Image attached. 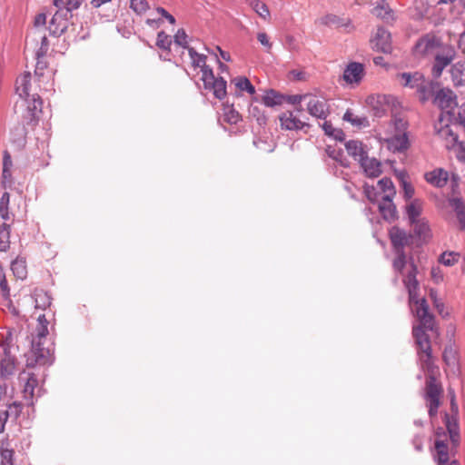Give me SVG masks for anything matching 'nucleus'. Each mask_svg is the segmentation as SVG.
<instances>
[{"label":"nucleus","instance_id":"nucleus-1","mask_svg":"<svg viewBox=\"0 0 465 465\" xmlns=\"http://www.w3.org/2000/svg\"><path fill=\"white\" fill-rule=\"evenodd\" d=\"M15 90L21 99L20 106L23 108L21 117L24 124L35 127L42 115L43 100L35 92V88H33L30 72H25L16 78ZM18 106L16 103L15 108Z\"/></svg>","mask_w":465,"mask_h":465},{"label":"nucleus","instance_id":"nucleus-2","mask_svg":"<svg viewBox=\"0 0 465 465\" xmlns=\"http://www.w3.org/2000/svg\"><path fill=\"white\" fill-rule=\"evenodd\" d=\"M457 57V50L451 44L440 42L433 54V64L431 66V74L434 78H440L443 71L451 65Z\"/></svg>","mask_w":465,"mask_h":465},{"label":"nucleus","instance_id":"nucleus-3","mask_svg":"<svg viewBox=\"0 0 465 465\" xmlns=\"http://www.w3.org/2000/svg\"><path fill=\"white\" fill-rule=\"evenodd\" d=\"M302 113V106L294 107L293 110L282 113L279 115L281 128L286 131H300L305 127H310L309 123L301 118Z\"/></svg>","mask_w":465,"mask_h":465},{"label":"nucleus","instance_id":"nucleus-4","mask_svg":"<svg viewBox=\"0 0 465 465\" xmlns=\"http://www.w3.org/2000/svg\"><path fill=\"white\" fill-rule=\"evenodd\" d=\"M441 41V38L434 33L425 34L417 40L413 53L420 57L433 55Z\"/></svg>","mask_w":465,"mask_h":465},{"label":"nucleus","instance_id":"nucleus-5","mask_svg":"<svg viewBox=\"0 0 465 465\" xmlns=\"http://www.w3.org/2000/svg\"><path fill=\"white\" fill-rule=\"evenodd\" d=\"M432 103L442 111L450 113L457 106V95L450 88H441L433 96Z\"/></svg>","mask_w":465,"mask_h":465},{"label":"nucleus","instance_id":"nucleus-6","mask_svg":"<svg viewBox=\"0 0 465 465\" xmlns=\"http://www.w3.org/2000/svg\"><path fill=\"white\" fill-rule=\"evenodd\" d=\"M72 17V14L56 8V12L54 14L49 23V31L51 35L59 36L64 34L68 28Z\"/></svg>","mask_w":465,"mask_h":465},{"label":"nucleus","instance_id":"nucleus-7","mask_svg":"<svg viewBox=\"0 0 465 465\" xmlns=\"http://www.w3.org/2000/svg\"><path fill=\"white\" fill-rule=\"evenodd\" d=\"M426 331L428 330L421 325L414 326L412 334L419 348V354L420 352L423 353V356H420V358L425 357L424 361L428 363L431 358V346L430 337Z\"/></svg>","mask_w":465,"mask_h":465},{"label":"nucleus","instance_id":"nucleus-8","mask_svg":"<svg viewBox=\"0 0 465 465\" xmlns=\"http://www.w3.org/2000/svg\"><path fill=\"white\" fill-rule=\"evenodd\" d=\"M307 111L312 117L321 120H326L331 113L330 106L325 99L311 94L307 102Z\"/></svg>","mask_w":465,"mask_h":465},{"label":"nucleus","instance_id":"nucleus-9","mask_svg":"<svg viewBox=\"0 0 465 465\" xmlns=\"http://www.w3.org/2000/svg\"><path fill=\"white\" fill-rule=\"evenodd\" d=\"M403 283L409 293L410 303H418L420 283L417 280V266L413 262H411V270L403 279Z\"/></svg>","mask_w":465,"mask_h":465},{"label":"nucleus","instance_id":"nucleus-10","mask_svg":"<svg viewBox=\"0 0 465 465\" xmlns=\"http://www.w3.org/2000/svg\"><path fill=\"white\" fill-rule=\"evenodd\" d=\"M372 48L377 52L389 54L392 51L391 33L384 27H378L371 39Z\"/></svg>","mask_w":465,"mask_h":465},{"label":"nucleus","instance_id":"nucleus-11","mask_svg":"<svg viewBox=\"0 0 465 465\" xmlns=\"http://www.w3.org/2000/svg\"><path fill=\"white\" fill-rule=\"evenodd\" d=\"M440 388L436 384L434 378L430 377L426 384V399L429 401V415H436L440 406Z\"/></svg>","mask_w":465,"mask_h":465},{"label":"nucleus","instance_id":"nucleus-12","mask_svg":"<svg viewBox=\"0 0 465 465\" xmlns=\"http://www.w3.org/2000/svg\"><path fill=\"white\" fill-rule=\"evenodd\" d=\"M20 381H25L23 390V397L27 406H34L35 389L38 385V380L34 373L22 372L19 375Z\"/></svg>","mask_w":465,"mask_h":465},{"label":"nucleus","instance_id":"nucleus-13","mask_svg":"<svg viewBox=\"0 0 465 465\" xmlns=\"http://www.w3.org/2000/svg\"><path fill=\"white\" fill-rule=\"evenodd\" d=\"M435 131L437 135L446 142V147L450 149L458 144V134L453 131L452 127L449 124H443L442 120L435 124Z\"/></svg>","mask_w":465,"mask_h":465},{"label":"nucleus","instance_id":"nucleus-14","mask_svg":"<svg viewBox=\"0 0 465 465\" xmlns=\"http://www.w3.org/2000/svg\"><path fill=\"white\" fill-rule=\"evenodd\" d=\"M390 239L394 251H404V247L409 244L411 235L404 230L393 226L389 232Z\"/></svg>","mask_w":465,"mask_h":465},{"label":"nucleus","instance_id":"nucleus-15","mask_svg":"<svg viewBox=\"0 0 465 465\" xmlns=\"http://www.w3.org/2000/svg\"><path fill=\"white\" fill-rule=\"evenodd\" d=\"M385 143L388 149L393 153H403L410 146L407 133L394 134L392 136L386 138Z\"/></svg>","mask_w":465,"mask_h":465},{"label":"nucleus","instance_id":"nucleus-16","mask_svg":"<svg viewBox=\"0 0 465 465\" xmlns=\"http://www.w3.org/2000/svg\"><path fill=\"white\" fill-rule=\"evenodd\" d=\"M416 316L420 321V325L423 326L427 330H432L433 328V316L429 312V306L425 298H419V302L415 303Z\"/></svg>","mask_w":465,"mask_h":465},{"label":"nucleus","instance_id":"nucleus-17","mask_svg":"<svg viewBox=\"0 0 465 465\" xmlns=\"http://www.w3.org/2000/svg\"><path fill=\"white\" fill-rule=\"evenodd\" d=\"M364 75L363 64L357 62L350 63L343 72V79L349 84H359Z\"/></svg>","mask_w":465,"mask_h":465},{"label":"nucleus","instance_id":"nucleus-18","mask_svg":"<svg viewBox=\"0 0 465 465\" xmlns=\"http://www.w3.org/2000/svg\"><path fill=\"white\" fill-rule=\"evenodd\" d=\"M424 179L428 183L436 188H443L448 183L449 173L442 168H436L425 173Z\"/></svg>","mask_w":465,"mask_h":465},{"label":"nucleus","instance_id":"nucleus-19","mask_svg":"<svg viewBox=\"0 0 465 465\" xmlns=\"http://www.w3.org/2000/svg\"><path fill=\"white\" fill-rule=\"evenodd\" d=\"M32 356L35 358V362L39 365H45L50 363L51 352L48 348H45L41 341L34 339L32 341Z\"/></svg>","mask_w":465,"mask_h":465},{"label":"nucleus","instance_id":"nucleus-20","mask_svg":"<svg viewBox=\"0 0 465 465\" xmlns=\"http://www.w3.org/2000/svg\"><path fill=\"white\" fill-rule=\"evenodd\" d=\"M16 364V359L12 355L8 348L3 351V356L0 360V376L1 378H7L13 375Z\"/></svg>","mask_w":465,"mask_h":465},{"label":"nucleus","instance_id":"nucleus-21","mask_svg":"<svg viewBox=\"0 0 465 465\" xmlns=\"http://www.w3.org/2000/svg\"><path fill=\"white\" fill-rule=\"evenodd\" d=\"M393 197L381 196L378 202L379 211L384 220L391 222L397 216L396 206L392 201Z\"/></svg>","mask_w":465,"mask_h":465},{"label":"nucleus","instance_id":"nucleus-22","mask_svg":"<svg viewBox=\"0 0 465 465\" xmlns=\"http://www.w3.org/2000/svg\"><path fill=\"white\" fill-rule=\"evenodd\" d=\"M425 76L420 72L401 73L397 74L400 84L411 89H417L420 84L424 83Z\"/></svg>","mask_w":465,"mask_h":465},{"label":"nucleus","instance_id":"nucleus-23","mask_svg":"<svg viewBox=\"0 0 465 465\" xmlns=\"http://www.w3.org/2000/svg\"><path fill=\"white\" fill-rule=\"evenodd\" d=\"M359 163L369 177H378L381 173V163L375 158L368 157V153L364 158H361Z\"/></svg>","mask_w":465,"mask_h":465},{"label":"nucleus","instance_id":"nucleus-24","mask_svg":"<svg viewBox=\"0 0 465 465\" xmlns=\"http://www.w3.org/2000/svg\"><path fill=\"white\" fill-rule=\"evenodd\" d=\"M450 74L454 86H465V62L459 61L451 64Z\"/></svg>","mask_w":465,"mask_h":465},{"label":"nucleus","instance_id":"nucleus-25","mask_svg":"<svg viewBox=\"0 0 465 465\" xmlns=\"http://www.w3.org/2000/svg\"><path fill=\"white\" fill-rule=\"evenodd\" d=\"M423 201L416 198L411 201L405 207V213L408 217V220L411 223H414L417 220H420L423 217H420L423 211Z\"/></svg>","mask_w":465,"mask_h":465},{"label":"nucleus","instance_id":"nucleus-26","mask_svg":"<svg viewBox=\"0 0 465 465\" xmlns=\"http://www.w3.org/2000/svg\"><path fill=\"white\" fill-rule=\"evenodd\" d=\"M345 148L347 153L358 162L368 153L364 144L358 140H349L345 143Z\"/></svg>","mask_w":465,"mask_h":465},{"label":"nucleus","instance_id":"nucleus-27","mask_svg":"<svg viewBox=\"0 0 465 465\" xmlns=\"http://www.w3.org/2000/svg\"><path fill=\"white\" fill-rule=\"evenodd\" d=\"M434 88V83L430 79L424 78V83L420 84L419 87L416 89L420 101L421 103H425L429 101L430 98L433 99Z\"/></svg>","mask_w":465,"mask_h":465},{"label":"nucleus","instance_id":"nucleus-28","mask_svg":"<svg viewBox=\"0 0 465 465\" xmlns=\"http://www.w3.org/2000/svg\"><path fill=\"white\" fill-rule=\"evenodd\" d=\"M413 227V232L420 239L426 240L430 238L431 232L429 224V221L426 218L417 220L414 223H410Z\"/></svg>","mask_w":465,"mask_h":465},{"label":"nucleus","instance_id":"nucleus-29","mask_svg":"<svg viewBox=\"0 0 465 465\" xmlns=\"http://www.w3.org/2000/svg\"><path fill=\"white\" fill-rule=\"evenodd\" d=\"M449 205L455 212L461 229H465V204L460 198H450Z\"/></svg>","mask_w":465,"mask_h":465},{"label":"nucleus","instance_id":"nucleus-30","mask_svg":"<svg viewBox=\"0 0 465 465\" xmlns=\"http://www.w3.org/2000/svg\"><path fill=\"white\" fill-rule=\"evenodd\" d=\"M205 89L212 90L213 95L222 100L226 96V81L223 78H215L209 84L204 86Z\"/></svg>","mask_w":465,"mask_h":465},{"label":"nucleus","instance_id":"nucleus-31","mask_svg":"<svg viewBox=\"0 0 465 465\" xmlns=\"http://www.w3.org/2000/svg\"><path fill=\"white\" fill-rule=\"evenodd\" d=\"M284 98L285 95L281 94L273 89H269L265 91L264 94L262 95V102L267 107H274L281 105L284 102Z\"/></svg>","mask_w":465,"mask_h":465},{"label":"nucleus","instance_id":"nucleus-32","mask_svg":"<svg viewBox=\"0 0 465 465\" xmlns=\"http://www.w3.org/2000/svg\"><path fill=\"white\" fill-rule=\"evenodd\" d=\"M435 449V460L438 465H446L449 461L448 445L442 440H436Z\"/></svg>","mask_w":465,"mask_h":465},{"label":"nucleus","instance_id":"nucleus-33","mask_svg":"<svg viewBox=\"0 0 465 465\" xmlns=\"http://www.w3.org/2000/svg\"><path fill=\"white\" fill-rule=\"evenodd\" d=\"M249 116L252 120H255L260 126H264L267 123V116L264 112L262 110L260 105L255 104H251L249 107Z\"/></svg>","mask_w":465,"mask_h":465},{"label":"nucleus","instance_id":"nucleus-34","mask_svg":"<svg viewBox=\"0 0 465 465\" xmlns=\"http://www.w3.org/2000/svg\"><path fill=\"white\" fill-rule=\"evenodd\" d=\"M84 0H53L54 5L66 13L72 14L74 10L80 7Z\"/></svg>","mask_w":465,"mask_h":465},{"label":"nucleus","instance_id":"nucleus-35","mask_svg":"<svg viewBox=\"0 0 465 465\" xmlns=\"http://www.w3.org/2000/svg\"><path fill=\"white\" fill-rule=\"evenodd\" d=\"M11 270L16 278L21 280L25 279L27 274L25 261L16 258L11 263Z\"/></svg>","mask_w":465,"mask_h":465},{"label":"nucleus","instance_id":"nucleus-36","mask_svg":"<svg viewBox=\"0 0 465 465\" xmlns=\"http://www.w3.org/2000/svg\"><path fill=\"white\" fill-rule=\"evenodd\" d=\"M378 187L383 193L381 196L394 197L396 190L392 181L390 178L384 177L378 182Z\"/></svg>","mask_w":465,"mask_h":465},{"label":"nucleus","instance_id":"nucleus-37","mask_svg":"<svg viewBox=\"0 0 465 465\" xmlns=\"http://www.w3.org/2000/svg\"><path fill=\"white\" fill-rule=\"evenodd\" d=\"M232 82L234 83L235 86L241 90L245 91L249 94H255V87L253 84L250 82V80L245 76H238L235 77Z\"/></svg>","mask_w":465,"mask_h":465},{"label":"nucleus","instance_id":"nucleus-38","mask_svg":"<svg viewBox=\"0 0 465 465\" xmlns=\"http://www.w3.org/2000/svg\"><path fill=\"white\" fill-rule=\"evenodd\" d=\"M327 154L334 161L340 163L341 166L349 167L350 162L344 155L342 150L335 149L329 146L326 150Z\"/></svg>","mask_w":465,"mask_h":465},{"label":"nucleus","instance_id":"nucleus-39","mask_svg":"<svg viewBox=\"0 0 465 465\" xmlns=\"http://www.w3.org/2000/svg\"><path fill=\"white\" fill-rule=\"evenodd\" d=\"M10 245V226L3 223L0 226V252H5Z\"/></svg>","mask_w":465,"mask_h":465},{"label":"nucleus","instance_id":"nucleus-40","mask_svg":"<svg viewBox=\"0 0 465 465\" xmlns=\"http://www.w3.org/2000/svg\"><path fill=\"white\" fill-rule=\"evenodd\" d=\"M343 120L351 123L354 126H368L369 121L364 116H355L350 110H347L343 115Z\"/></svg>","mask_w":465,"mask_h":465},{"label":"nucleus","instance_id":"nucleus-41","mask_svg":"<svg viewBox=\"0 0 465 465\" xmlns=\"http://www.w3.org/2000/svg\"><path fill=\"white\" fill-rule=\"evenodd\" d=\"M188 54L193 67L203 68L206 65V55L197 53L194 48H188Z\"/></svg>","mask_w":465,"mask_h":465},{"label":"nucleus","instance_id":"nucleus-42","mask_svg":"<svg viewBox=\"0 0 465 465\" xmlns=\"http://www.w3.org/2000/svg\"><path fill=\"white\" fill-rule=\"evenodd\" d=\"M0 465H14L15 451L13 449L5 448L4 445L0 448Z\"/></svg>","mask_w":465,"mask_h":465},{"label":"nucleus","instance_id":"nucleus-43","mask_svg":"<svg viewBox=\"0 0 465 465\" xmlns=\"http://www.w3.org/2000/svg\"><path fill=\"white\" fill-rule=\"evenodd\" d=\"M372 14L375 16H377L382 20H385V21H389L390 19L392 18L391 9L388 5H378L377 6H375L372 9Z\"/></svg>","mask_w":465,"mask_h":465},{"label":"nucleus","instance_id":"nucleus-44","mask_svg":"<svg viewBox=\"0 0 465 465\" xmlns=\"http://www.w3.org/2000/svg\"><path fill=\"white\" fill-rule=\"evenodd\" d=\"M460 258V253L455 252H445L440 254L439 262L446 266H452Z\"/></svg>","mask_w":465,"mask_h":465},{"label":"nucleus","instance_id":"nucleus-45","mask_svg":"<svg viewBox=\"0 0 465 465\" xmlns=\"http://www.w3.org/2000/svg\"><path fill=\"white\" fill-rule=\"evenodd\" d=\"M396 258L393 260L392 266L397 272H401L406 265V255L404 251H394Z\"/></svg>","mask_w":465,"mask_h":465},{"label":"nucleus","instance_id":"nucleus-46","mask_svg":"<svg viewBox=\"0 0 465 465\" xmlns=\"http://www.w3.org/2000/svg\"><path fill=\"white\" fill-rule=\"evenodd\" d=\"M172 45L171 37L163 31L157 34L156 45L163 50H170Z\"/></svg>","mask_w":465,"mask_h":465},{"label":"nucleus","instance_id":"nucleus-47","mask_svg":"<svg viewBox=\"0 0 465 465\" xmlns=\"http://www.w3.org/2000/svg\"><path fill=\"white\" fill-rule=\"evenodd\" d=\"M130 7L138 15L145 13L149 9L146 0H130Z\"/></svg>","mask_w":465,"mask_h":465},{"label":"nucleus","instance_id":"nucleus-48","mask_svg":"<svg viewBox=\"0 0 465 465\" xmlns=\"http://www.w3.org/2000/svg\"><path fill=\"white\" fill-rule=\"evenodd\" d=\"M224 119L230 124H236L241 120V115L232 107H228L224 112Z\"/></svg>","mask_w":465,"mask_h":465},{"label":"nucleus","instance_id":"nucleus-49","mask_svg":"<svg viewBox=\"0 0 465 465\" xmlns=\"http://www.w3.org/2000/svg\"><path fill=\"white\" fill-rule=\"evenodd\" d=\"M0 289L2 291V295L4 298H5L8 302H10V289L8 287L5 274L4 272V269L0 265Z\"/></svg>","mask_w":465,"mask_h":465},{"label":"nucleus","instance_id":"nucleus-50","mask_svg":"<svg viewBox=\"0 0 465 465\" xmlns=\"http://www.w3.org/2000/svg\"><path fill=\"white\" fill-rule=\"evenodd\" d=\"M174 43L182 46L183 48H186L187 50L188 48H190L187 45V35L184 29H178V31L174 35Z\"/></svg>","mask_w":465,"mask_h":465},{"label":"nucleus","instance_id":"nucleus-51","mask_svg":"<svg viewBox=\"0 0 465 465\" xmlns=\"http://www.w3.org/2000/svg\"><path fill=\"white\" fill-rule=\"evenodd\" d=\"M310 94H292V95H285L284 102H288L291 104L295 105V107L302 106L301 103L304 99H308Z\"/></svg>","mask_w":465,"mask_h":465},{"label":"nucleus","instance_id":"nucleus-52","mask_svg":"<svg viewBox=\"0 0 465 465\" xmlns=\"http://www.w3.org/2000/svg\"><path fill=\"white\" fill-rule=\"evenodd\" d=\"M51 304L50 297L46 293L36 294L35 297V307L45 310Z\"/></svg>","mask_w":465,"mask_h":465},{"label":"nucleus","instance_id":"nucleus-53","mask_svg":"<svg viewBox=\"0 0 465 465\" xmlns=\"http://www.w3.org/2000/svg\"><path fill=\"white\" fill-rule=\"evenodd\" d=\"M202 71V81L203 82V85L209 84L215 76L213 74V69L209 67L207 64L201 68Z\"/></svg>","mask_w":465,"mask_h":465},{"label":"nucleus","instance_id":"nucleus-54","mask_svg":"<svg viewBox=\"0 0 465 465\" xmlns=\"http://www.w3.org/2000/svg\"><path fill=\"white\" fill-rule=\"evenodd\" d=\"M253 9L262 18H266L270 15L267 5L261 1H256L253 4Z\"/></svg>","mask_w":465,"mask_h":465},{"label":"nucleus","instance_id":"nucleus-55","mask_svg":"<svg viewBox=\"0 0 465 465\" xmlns=\"http://www.w3.org/2000/svg\"><path fill=\"white\" fill-rule=\"evenodd\" d=\"M401 186L403 190L404 197L407 200L411 199L415 193L414 187L412 186V184L408 180H404L402 178V183H401Z\"/></svg>","mask_w":465,"mask_h":465},{"label":"nucleus","instance_id":"nucleus-56","mask_svg":"<svg viewBox=\"0 0 465 465\" xmlns=\"http://www.w3.org/2000/svg\"><path fill=\"white\" fill-rule=\"evenodd\" d=\"M322 128L324 131L325 134L328 136H331L334 138H338L337 134H341V130L335 129L331 123L329 121H324L322 124Z\"/></svg>","mask_w":465,"mask_h":465},{"label":"nucleus","instance_id":"nucleus-57","mask_svg":"<svg viewBox=\"0 0 465 465\" xmlns=\"http://www.w3.org/2000/svg\"><path fill=\"white\" fill-rule=\"evenodd\" d=\"M284 47L290 52H298L300 48L298 42L292 35H287L285 37Z\"/></svg>","mask_w":465,"mask_h":465},{"label":"nucleus","instance_id":"nucleus-58","mask_svg":"<svg viewBox=\"0 0 465 465\" xmlns=\"http://www.w3.org/2000/svg\"><path fill=\"white\" fill-rule=\"evenodd\" d=\"M392 124H393L394 129L396 131L395 134L406 133L408 124L405 120H403L401 118H395V119H393Z\"/></svg>","mask_w":465,"mask_h":465},{"label":"nucleus","instance_id":"nucleus-59","mask_svg":"<svg viewBox=\"0 0 465 465\" xmlns=\"http://www.w3.org/2000/svg\"><path fill=\"white\" fill-rule=\"evenodd\" d=\"M1 345L3 347V351H5V348H8L9 351H11V347L14 345V335L11 331H7L6 335L3 339Z\"/></svg>","mask_w":465,"mask_h":465},{"label":"nucleus","instance_id":"nucleus-60","mask_svg":"<svg viewBox=\"0 0 465 465\" xmlns=\"http://www.w3.org/2000/svg\"><path fill=\"white\" fill-rule=\"evenodd\" d=\"M257 40L263 45L267 51H270L272 48V43L269 40V37L266 33L260 32L257 34Z\"/></svg>","mask_w":465,"mask_h":465},{"label":"nucleus","instance_id":"nucleus-61","mask_svg":"<svg viewBox=\"0 0 465 465\" xmlns=\"http://www.w3.org/2000/svg\"><path fill=\"white\" fill-rule=\"evenodd\" d=\"M364 193L367 198L371 202H379V194L376 193L375 188L373 186L365 185Z\"/></svg>","mask_w":465,"mask_h":465},{"label":"nucleus","instance_id":"nucleus-62","mask_svg":"<svg viewBox=\"0 0 465 465\" xmlns=\"http://www.w3.org/2000/svg\"><path fill=\"white\" fill-rule=\"evenodd\" d=\"M456 120L465 129V102L458 108Z\"/></svg>","mask_w":465,"mask_h":465},{"label":"nucleus","instance_id":"nucleus-63","mask_svg":"<svg viewBox=\"0 0 465 465\" xmlns=\"http://www.w3.org/2000/svg\"><path fill=\"white\" fill-rule=\"evenodd\" d=\"M156 12L160 14L163 17H164L170 24L174 25L175 24V18L173 15L169 14L163 7H157Z\"/></svg>","mask_w":465,"mask_h":465},{"label":"nucleus","instance_id":"nucleus-64","mask_svg":"<svg viewBox=\"0 0 465 465\" xmlns=\"http://www.w3.org/2000/svg\"><path fill=\"white\" fill-rule=\"evenodd\" d=\"M22 407H23L22 403L15 401L8 406L7 411H9V412L13 413L15 415V417L16 418L20 415V413L22 411Z\"/></svg>","mask_w":465,"mask_h":465}]
</instances>
